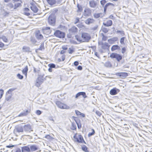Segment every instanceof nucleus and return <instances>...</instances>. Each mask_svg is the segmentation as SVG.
Masks as SVG:
<instances>
[{
    "instance_id": "nucleus-5",
    "label": "nucleus",
    "mask_w": 152,
    "mask_h": 152,
    "mask_svg": "<svg viewBox=\"0 0 152 152\" xmlns=\"http://www.w3.org/2000/svg\"><path fill=\"white\" fill-rule=\"evenodd\" d=\"M49 23L52 26H54L55 24L56 18L53 15H50L48 18Z\"/></svg>"
},
{
    "instance_id": "nucleus-46",
    "label": "nucleus",
    "mask_w": 152,
    "mask_h": 152,
    "mask_svg": "<svg viewBox=\"0 0 152 152\" xmlns=\"http://www.w3.org/2000/svg\"><path fill=\"white\" fill-rule=\"evenodd\" d=\"M116 33H120L122 36L125 35L124 32L123 31L117 30L116 31Z\"/></svg>"
},
{
    "instance_id": "nucleus-16",
    "label": "nucleus",
    "mask_w": 152,
    "mask_h": 152,
    "mask_svg": "<svg viewBox=\"0 0 152 152\" xmlns=\"http://www.w3.org/2000/svg\"><path fill=\"white\" fill-rule=\"evenodd\" d=\"M101 44L102 45V48L104 50H106L109 48L110 45L107 42L103 43L102 42H101Z\"/></svg>"
},
{
    "instance_id": "nucleus-12",
    "label": "nucleus",
    "mask_w": 152,
    "mask_h": 152,
    "mask_svg": "<svg viewBox=\"0 0 152 152\" xmlns=\"http://www.w3.org/2000/svg\"><path fill=\"white\" fill-rule=\"evenodd\" d=\"M35 36L36 38L38 40L41 39L43 38V35L40 34V31L39 30L36 32Z\"/></svg>"
},
{
    "instance_id": "nucleus-27",
    "label": "nucleus",
    "mask_w": 152,
    "mask_h": 152,
    "mask_svg": "<svg viewBox=\"0 0 152 152\" xmlns=\"http://www.w3.org/2000/svg\"><path fill=\"white\" fill-rule=\"evenodd\" d=\"M24 130L26 131H29L31 129V126L30 124L25 125L23 127Z\"/></svg>"
},
{
    "instance_id": "nucleus-13",
    "label": "nucleus",
    "mask_w": 152,
    "mask_h": 152,
    "mask_svg": "<svg viewBox=\"0 0 152 152\" xmlns=\"http://www.w3.org/2000/svg\"><path fill=\"white\" fill-rule=\"evenodd\" d=\"M22 152H30L29 145L21 147Z\"/></svg>"
},
{
    "instance_id": "nucleus-21",
    "label": "nucleus",
    "mask_w": 152,
    "mask_h": 152,
    "mask_svg": "<svg viewBox=\"0 0 152 152\" xmlns=\"http://www.w3.org/2000/svg\"><path fill=\"white\" fill-rule=\"evenodd\" d=\"M110 6L114 7L115 6V4L110 2H108L105 4L104 6V13H106L107 7Z\"/></svg>"
},
{
    "instance_id": "nucleus-42",
    "label": "nucleus",
    "mask_w": 152,
    "mask_h": 152,
    "mask_svg": "<svg viewBox=\"0 0 152 152\" xmlns=\"http://www.w3.org/2000/svg\"><path fill=\"white\" fill-rule=\"evenodd\" d=\"M77 7L78 8V10H77V12H81L82 11L83 9L82 6L79 5L78 4H77Z\"/></svg>"
},
{
    "instance_id": "nucleus-3",
    "label": "nucleus",
    "mask_w": 152,
    "mask_h": 152,
    "mask_svg": "<svg viewBox=\"0 0 152 152\" xmlns=\"http://www.w3.org/2000/svg\"><path fill=\"white\" fill-rule=\"evenodd\" d=\"M110 57L112 58H115L118 62H120L122 58V56L116 53H113L110 54Z\"/></svg>"
},
{
    "instance_id": "nucleus-63",
    "label": "nucleus",
    "mask_w": 152,
    "mask_h": 152,
    "mask_svg": "<svg viewBox=\"0 0 152 152\" xmlns=\"http://www.w3.org/2000/svg\"><path fill=\"white\" fill-rule=\"evenodd\" d=\"M82 67L80 65H79L77 67V69L78 70H81L82 69Z\"/></svg>"
},
{
    "instance_id": "nucleus-54",
    "label": "nucleus",
    "mask_w": 152,
    "mask_h": 152,
    "mask_svg": "<svg viewBox=\"0 0 152 152\" xmlns=\"http://www.w3.org/2000/svg\"><path fill=\"white\" fill-rule=\"evenodd\" d=\"M71 129L73 130H76V125L72 123Z\"/></svg>"
},
{
    "instance_id": "nucleus-48",
    "label": "nucleus",
    "mask_w": 152,
    "mask_h": 152,
    "mask_svg": "<svg viewBox=\"0 0 152 152\" xmlns=\"http://www.w3.org/2000/svg\"><path fill=\"white\" fill-rule=\"evenodd\" d=\"M74 48H69L68 50V53L69 54H72L74 52Z\"/></svg>"
},
{
    "instance_id": "nucleus-19",
    "label": "nucleus",
    "mask_w": 152,
    "mask_h": 152,
    "mask_svg": "<svg viewBox=\"0 0 152 152\" xmlns=\"http://www.w3.org/2000/svg\"><path fill=\"white\" fill-rule=\"evenodd\" d=\"M89 5L90 7L94 8L96 7L97 4L96 1L94 0H91L89 2Z\"/></svg>"
},
{
    "instance_id": "nucleus-62",
    "label": "nucleus",
    "mask_w": 152,
    "mask_h": 152,
    "mask_svg": "<svg viewBox=\"0 0 152 152\" xmlns=\"http://www.w3.org/2000/svg\"><path fill=\"white\" fill-rule=\"evenodd\" d=\"M45 137L48 139H50L51 138V137L48 134L46 135L45 136Z\"/></svg>"
},
{
    "instance_id": "nucleus-43",
    "label": "nucleus",
    "mask_w": 152,
    "mask_h": 152,
    "mask_svg": "<svg viewBox=\"0 0 152 152\" xmlns=\"http://www.w3.org/2000/svg\"><path fill=\"white\" fill-rule=\"evenodd\" d=\"M102 15L101 13H95L94 15V18H97L100 17L101 15Z\"/></svg>"
},
{
    "instance_id": "nucleus-30",
    "label": "nucleus",
    "mask_w": 152,
    "mask_h": 152,
    "mask_svg": "<svg viewBox=\"0 0 152 152\" xmlns=\"http://www.w3.org/2000/svg\"><path fill=\"white\" fill-rule=\"evenodd\" d=\"M82 136L80 134L78 135V138L77 139V142L78 143H82V141L83 140Z\"/></svg>"
},
{
    "instance_id": "nucleus-34",
    "label": "nucleus",
    "mask_w": 152,
    "mask_h": 152,
    "mask_svg": "<svg viewBox=\"0 0 152 152\" xmlns=\"http://www.w3.org/2000/svg\"><path fill=\"white\" fill-rule=\"evenodd\" d=\"M48 3L50 5L55 4L56 1V0H46Z\"/></svg>"
},
{
    "instance_id": "nucleus-49",
    "label": "nucleus",
    "mask_w": 152,
    "mask_h": 152,
    "mask_svg": "<svg viewBox=\"0 0 152 152\" xmlns=\"http://www.w3.org/2000/svg\"><path fill=\"white\" fill-rule=\"evenodd\" d=\"M4 94V91L2 89H0V99L2 97Z\"/></svg>"
},
{
    "instance_id": "nucleus-60",
    "label": "nucleus",
    "mask_w": 152,
    "mask_h": 152,
    "mask_svg": "<svg viewBox=\"0 0 152 152\" xmlns=\"http://www.w3.org/2000/svg\"><path fill=\"white\" fill-rule=\"evenodd\" d=\"M80 96V92H79L78 93H77L75 95V98H78V97Z\"/></svg>"
},
{
    "instance_id": "nucleus-22",
    "label": "nucleus",
    "mask_w": 152,
    "mask_h": 152,
    "mask_svg": "<svg viewBox=\"0 0 152 152\" xmlns=\"http://www.w3.org/2000/svg\"><path fill=\"white\" fill-rule=\"evenodd\" d=\"M95 21V20L93 18H88L86 20H85V22L87 25H90L91 24L93 23Z\"/></svg>"
},
{
    "instance_id": "nucleus-25",
    "label": "nucleus",
    "mask_w": 152,
    "mask_h": 152,
    "mask_svg": "<svg viewBox=\"0 0 152 152\" xmlns=\"http://www.w3.org/2000/svg\"><path fill=\"white\" fill-rule=\"evenodd\" d=\"M30 8L34 13L37 12L38 11V9L37 6L34 5H32V6H31Z\"/></svg>"
},
{
    "instance_id": "nucleus-45",
    "label": "nucleus",
    "mask_w": 152,
    "mask_h": 152,
    "mask_svg": "<svg viewBox=\"0 0 152 152\" xmlns=\"http://www.w3.org/2000/svg\"><path fill=\"white\" fill-rule=\"evenodd\" d=\"M126 38L125 37H123L121 38L120 40V42L122 45H124L125 43L124 42V39Z\"/></svg>"
},
{
    "instance_id": "nucleus-29",
    "label": "nucleus",
    "mask_w": 152,
    "mask_h": 152,
    "mask_svg": "<svg viewBox=\"0 0 152 152\" xmlns=\"http://www.w3.org/2000/svg\"><path fill=\"white\" fill-rule=\"evenodd\" d=\"M30 39V41L34 45H37V41L34 37H31Z\"/></svg>"
},
{
    "instance_id": "nucleus-32",
    "label": "nucleus",
    "mask_w": 152,
    "mask_h": 152,
    "mask_svg": "<svg viewBox=\"0 0 152 152\" xmlns=\"http://www.w3.org/2000/svg\"><path fill=\"white\" fill-rule=\"evenodd\" d=\"M12 94H8L7 93L5 96V100L7 101H9L10 99L12 98Z\"/></svg>"
},
{
    "instance_id": "nucleus-7",
    "label": "nucleus",
    "mask_w": 152,
    "mask_h": 152,
    "mask_svg": "<svg viewBox=\"0 0 152 152\" xmlns=\"http://www.w3.org/2000/svg\"><path fill=\"white\" fill-rule=\"evenodd\" d=\"M23 127L21 125L17 126L14 130V133L16 134L17 132H23Z\"/></svg>"
},
{
    "instance_id": "nucleus-57",
    "label": "nucleus",
    "mask_w": 152,
    "mask_h": 152,
    "mask_svg": "<svg viewBox=\"0 0 152 152\" xmlns=\"http://www.w3.org/2000/svg\"><path fill=\"white\" fill-rule=\"evenodd\" d=\"M75 113L76 114L77 116L80 115L81 114V113L78 110H75Z\"/></svg>"
},
{
    "instance_id": "nucleus-4",
    "label": "nucleus",
    "mask_w": 152,
    "mask_h": 152,
    "mask_svg": "<svg viewBox=\"0 0 152 152\" xmlns=\"http://www.w3.org/2000/svg\"><path fill=\"white\" fill-rule=\"evenodd\" d=\"M54 34L56 37L60 38H64L65 37V33L59 30H56L54 32Z\"/></svg>"
},
{
    "instance_id": "nucleus-17",
    "label": "nucleus",
    "mask_w": 152,
    "mask_h": 152,
    "mask_svg": "<svg viewBox=\"0 0 152 152\" xmlns=\"http://www.w3.org/2000/svg\"><path fill=\"white\" fill-rule=\"evenodd\" d=\"M78 30L77 28L75 26H73L69 29V31L70 33L74 34Z\"/></svg>"
},
{
    "instance_id": "nucleus-31",
    "label": "nucleus",
    "mask_w": 152,
    "mask_h": 152,
    "mask_svg": "<svg viewBox=\"0 0 152 152\" xmlns=\"http://www.w3.org/2000/svg\"><path fill=\"white\" fill-rule=\"evenodd\" d=\"M28 67L27 66H26L25 68L22 70V73L26 77L28 71Z\"/></svg>"
},
{
    "instance_id": "nucleus-47",
    "label": "nucleus",
    "mask_w": 152,
    "mask_h": 152,
    "mask_svg": "<svg viewBox=\"0 0 152 152\" xmlns=\"http://www.w3.org/2000/svg\"><path fill=\"white\" fill-rule=\"evenodd\" d=\"M33 69H34V73H39V72L40 71V69L39 68L38 69H37L35 67H33Z\"/></svg>"
},
{
    "instance_id": "nucleus-53",
    "label": "nucleus",
    "mask_w": 152,
    "mask_h": 152,
    "mask_svg": "<svg viewBox=\"0 0 152 152\" xmlns=\"http://www.w3.org/2000/svg\"><path fill=\"white\" fill-rule=\"evenodd\" d=\"M106 2V0H102L100 1V3L102 6H103Z\"/></svg>"
},
{
    "instance_id": "nucleus-10",
    "label": "nucleus",
    "mask_w": 152,
    "mask_h": 152,
    "mask_svg": "<svg viewBox=\"0 0 152 152\" xmlns=\"http://www.w3.org/2000/svg\"><path fill=\"white\" fill-rule=\"evenodd\" d=\"M120 90L116 88H114L111 89L110 92V94L112 95H114L117 94L118 92H120Z\"/></svg>"
},
{
    "instance_id": "nucleus-14",
    "label": "nucleus",
    "mask_w": 152,
    "mask_h": 152,
    "mask_svg": "<svg viewBox=\"0 0 152 152\" xmlns=\"http://www.w3.org/2000/svg\"><path fill=\"white\" fill-rule=\"evenodd\" d=\"M42 31L44 34H49L51 31L50 30V28L49 27H46L45 28L42 29Z\"/></svg>"
},
{
    "instance_id": "nucleus-9",
    "label": "nucleus",
    "mask_w": 152,
    "mask_h": 152,
    "mask_svg": "<svg viewBox=\"0 0 152 152\" xmlns=\"http://www.w3.org/2000/svg\"><path fill=\"white\" fill-rule=\"evenodd\" d=\"M72 118L76 123L78 129H80L81 128L82 126L80 122V120L77 117L72 116Z\"/></svg>"
},
{
    "instance_id": "nucleus-38",
    "label": "nucleus",
    "mask_w": 152,
    "mask_h": 152,
    "mask_svg": "<svg viewBox=\"0 0 152 152\" xmlns=\"http://www.w3.org/2000/svg\"><path fill=\"white\" fill-rule=\"evenodd\" d=\"M75 39L77 41L79 42L80 43L83 42L82 39H81L80 37L78 35H76L75 36Z\"/></svg>"
},
{
    "instance_id": "nucleus-2",
    "label": "nucleus",
    "mask_w": 152,
    "mask_h": 152,
    "mask_svg": "<svg viewBox=\"0 0 152 152\" xmlns=\"http://www.w3.org/2000/svg\"><path fill=\"white\" fill-rule=\"evenodd\" d=\"M83 42H88L91 39V37L89 34L87 33H83L81 34Z\"/></svg>"
},
{
    "instance_id": "nucleus-20",
    "label": "nucleus",
    "mask_w": 152,
    "mask_h": 152,
    "mask_svg": "<svg viewBox=\"0 0 152 152\" xmlns=\"http://www.w3.org/2000/svg\"><path fill=\"white\" fill-rule=\"evenodd\" d=\"M118 40V38L117 37H113L108 40V42L111 44H113L115 42Z\"/></svg>"
},
{
    "instance_id": "nucleus-44",
    "label": "nucleus",
    "mask_w": 152,
    "mask_h": 152,
    "mask_svg": "<svg viewBox=\"0 0 152 152\" xmlns=\"http://www.w3.org/2000/svg\"><path fill=\"white\" fill-rule=\"evenodd\" d=\"M80 96H82L84 98H86L87 96L86 95V93L84 92H80Z\"/></svg>"
},
{
    "instance_id": "nucleus-33",
    "label": "nucleus",
    "mask_w": 152,
    "mask_h": 152,
    "mask_svg": "<svg viewBox=\"0 0 152 152\" xmlns=\"http://www.w3.org/2000/svg\"><path fill=\"white\" fill-rule=\"evenodd\" d=\"M104 66L106 67L110 68L112 66V65L111 62L109 61H106L104 64Z\"/></svg>"
},
{
    "instance_id": "nucleus-23",
    "label": "nucleus",
    "mask_w": 152,
    "mask_h": 152,
    "mask_svg": "<svg viewBox=\"0 0 152 152\" xmlns=\"http://www.w3.org/2000/svg\"><path fill=\"white\" fill-rule=\"evenodd\" d=\"M103 24L105 26L109 27L112 25L113 22L111 20H109L106 23L104 22Z\"/></svg>"
},
{
    "instance_id": "nucleus-15",
    "label": "nucleus",
    "mask_w": 152,
    "mask_h": 152,
    "mask_svg": "<svg viewBox=\"0 0 152 152\" xmlns=\"http://www.w3.org/2000/svg\"><path fill=\"white\" fill-rule=\"evenodd\" d=\"M91 13V10L89 8L85 9L84 10V15L88 16L90 15Z\"/></svg>"
},
{
    "instance_id": "nucleus-61",
    "label": "nucleus",
    "mask_w": 152,
    "mask_h": 152,
    "mask_svg": "<svg viewBox=\"0 0 152 152\" xmlns=\"http://www.w3.org/2000/svg\"><path fill=\"white\" fill-rule=\"evenodd\" d=\"M107 39V37L106 36H104L103 37H102V39L103 41H105Z\"/></svg>"
},
{
    "instance_id": "nucleus-24",
    "label": "nucleus",
    "mask_w": 152,
    "mask_h": 152,
    "mask_svg": "<svg viewBox=\"0 0 152 152\" xmlns=\"http://www.w3.org/2000/svg\"><path fill=\"white\" fill-rule=\"evenodd\" d=\"M7 9L11 11L14 10V4L11 2L9 3L7 5Z\"/></svg>"
},
{
    "instance_id": "nucleus-1",
    "label": "nucleus",
    "mask_w": 152,
    "mask_h": 152,
    "mask_svg": "<svg viewBox=\"0 0 152 152\" xmlns=\"http://www.w3.org/2000/svg\"><path fill=\"white\" fill-rule=\"evenodd\" d=\"M45 75L43 73H40L38 75V77L36 79L35 83V86L37 87L40 86L46 80V77H44Z\"/></svg>"
},
{
    "instance_id": "nucleus-51",
    "label": "nucleus",
    "mask_w": 152,
    "mask_h": 152,
    "mask_svg": "<svg viewBox=\"0 0 152 152\" xmlns=\"http://www.w3.org/2000/svg\"><path fill=\"white\" fill-rule=\"evenodd\" d=\"M16 88H10V89L7 92V93H8V94H12L11 93V92L15 90Z\"/></svg>"
},
{
    "instance_id": "nucleus-11",
    "label": "nucleus",
    "mask_w": 152,
    "mask_h": 152,
    "mask_svg": "<svg viewBox=\"0 0 152 152\" xmlns=\"http://www.w3.org/2000/svg\"><path fill=\"white\" fill-rule=\"evenodd\" d=\"M31 112V110H24L23 111V112H22L20 113L18 115V117H21V116H26L28 113H30Z\"/></svg>"
},
{
    "instance_id": "nucleus-8",
    "label": "nucleus",
    "mask_w": 152,
    "mask_h": 152,
    "mask_svg": "<svg viewBox=\"0 0 152 152\" xmlns=\"http://www.w3.org/2000/svg\"><path fill=\"white\" fill-rule=\"evenodd\" d=\"M115 75L120 77L121 78L124 79L128 76V73L125 72H117Z\"/></svg>"
},
{
    "instance_id": "nucleus-50",
    "label": "nucleus",
    "mask_w": 152,
    "mask_h": 152,
    "mask_svg": "<svg viewBox=\"0 0 152 152\" xmlns=\"http://www.w3.org/2000/svg\"><path fill=\"white\" fill-rule=\"evenodd\" d=\"M48 66L49 67H50L52 68H55L56 67V65L53 63H51L48 64Z\"/></svg>"
},
{
    "instance_id": "nucleus-35",
    "label": "nucleus",
    "mask_w": 152,
    "mask_h": 152,
    "mask_svg": "<svg viewBox=\"0 0 152 152\" xmlns=\"http://www.w3.org/2000/svg\"><path fill=\"white\" fill-rule=\"evenodd\" d=\"M81 149L82 150L85 152H89L88 150V148L84 145H81Z\"/></svg>"
},
{
    "instance_id": "nucleus-52",
    "label": "nucleus",
    "mask_w": 152,
    "mask_h": 152,
    "mask_svg": "<svg viewBox=\"0 0 152 152\" xmlns=\"http://www.w3.org/2000/svg\"><path fill=\"white\" fill-rule=\"evenodd\" d=\"M17 76L19 79H21V80L23 78V76L21 75L20 73H18L17 75Z\"/></svg>"
},
{
    "instance_id": "nucleus-64",
    "label": "nucleus",
    "mask_w": 152,
    "mask_h": 152,
    "mask_svg": "<svg viewBox=\"0 0 152 152\" xmlns=\"http://www.w3.org/2000/svg\"><path fill=\"white\" fill-rule=\"evenodd\" d=\"M62 48L63 50H67L68 49V48L66 46H63L62 47Z\"/></svg>"
},
{
    "instance_id": "nucleus-36",
    "label": "nucleus",
    "mask_w": 152,
    "mask_h": 152,
    "mask_svg": "<svg viewBox=\"0 0 152 152\" xmlns=\"http://www.w3.org/2000/svg\"><path fill=\"white\" fill-rule=\"evenodd\" d=\"M1 39L2 40L5 42H8V40L6 36L2 35L0 37V39Z\"/></svg>"
},
{
    "instance_id": "nucleus-28",
    "label": "nucleus",
    "mask_w": 152,
    "mask_h": 152,
    "mask_svg": "<svg viewBox=\"0 0 152 152\" xmlns=\"http://www.w3.org/2000/svg\"><path fill=\"white\" fill-rule=\"evenodd\" d=\"M22 3L23 2L15 3L14 5V10L17 9L19 7H21Z\"/></svg>"
},
{
    "instance_id": "nucleus-40",
    "label": "nucleus",
    "mask_w": 152,
    "mask_h": 152,
    "mask_svg": "<svg viewBox=\"0 0 152 152\" xmlns=\"http://www.w3.org/2000/svg\"><path fill=\"white\" fill-rule=\"evenodd\" d=\"M101 30L103 32L106 33L108 31L109 29L106 28L102 27Z\"/></svg>"
},
{
    "instance_id": "nucleus-56",
    "label": "nucleus",
    "mask_w": 152,
    "mask_h": 152,
    "mask_svg": "<svg viewBox=\"0 0 152 152\" xmlns=\"http://www.w3.org/2000/svg\"><path fill=\"white\" fill-rule=\"evenodd\" d=\"M126 50V48L125 47H123L121 49V53L124 54L125 53Z\"/></svg>"
},
{
    "instance_id": "nucleus-55",
    "label": "nucleus",
    "mask_w": 152,
    "mask_h": 152,
    "mask_svg": "<svg viewBox=\"0 0 152 152\" xmlns=\"http://www.w3.org/2000/svg\"><path fill=\"white\" fill-rule=\"evenodd\" d=\"M42 113V111L39 110H37L36 112V114L38 115H40Z\"/></svg>"
},
{
    "instance_id": "nucleus-37",
    "label": "nucleus",
    "mask_w": 152,
    "mask_h": 152,
    "mask_svg": "<svg viewBox=\"0 0 152 152\" xmlns=\"http://www.w3.org/2000/svg\"><path fill=\"white\" fill-rule=\"evenodd\" d=\"M23 51L24 52H30V48L28 47L24 46L23 48Z\"/></svg>"
},
{
    "instance_id": "nucleus-58",
    "label": "nucleus",
    "mask_w": 152,
    "mask_h": 152,
    "mask_svg": "<svg viewBox=\"0 0 152 152\" xmlns=\"http://www.w3.org/2000/svg\"><path fill=\"white\" fill-rule=\"evenodd\" d=\"M95 113L96 114L98 115L99 116H100L102 115L100 112L98 110L96 111Z\"/></svg>"
},
{
    "instance_id": "nucleus-26",
    "label": "nucleus",
    "mask_w": 152,
    "mask_h": 152,
    "mask_svg": "<svg viewBox=\"0 0 152 152\" xmlns=\"http://www.w3.org/2000/svg\"><path fill=\"white\" fill-rule=\"evenodd\" d=\"M120 50L121 48L118 45H114L112 46L111 48V50L112 51H113L115 50Z\"/></svg>"
},
{
    "instance_id": "nucleus-59",
    "label": "nucleus",
    "mask_w": 152,
    "mask_h": 152,
    "mask_svg": "<svg viewBox=\"0 0 152 152\" xmlns=\"http://www.w3.org/2000/svg\"><path fill=\"white\" fill-rule=\"evenodd\" d=\"M80 22V19H79V18H76V19H75V21L74 23L76 24L77 23H79Z\"/></svg>"
},
{
    "instance_id": "nucleus-6",
    "label": "nucleus",
    "mask_w": 152,
    "mask_h": 152,
    "mask_svg": "<svg viewBox=\"0 0 152 152\" xmlns=\"http://www.w3.org/2000/svg\"><path fill=\"white\" fill-rule=\"evenodd\" d=\"M56 104L59 108L61 109H68L69 108V106L61 103L60 101H57L56 102Z\"/></svg>"
},
{
    "instance_id": "nucleus-39",
    "label": "nucleus",
    "mask_w": 152,
    "mask_h": 152,
    "mask_svg": "<svg viewBox=\"0 0 152 152\" xmlns=\"http://www.w3.org/2000/svg\"><path fill=\"white\" fill-rule=\"evenodd\" d=\"M44 42L42 43L40 45L39 48H38V49L40 50H44L45 49V47L44 45Z\"/></svg>"
},
{
    "instance_id": "nucleus-18",
    "label": "nucleus",
    "mask_w": 152,
    "mask_h": 152,
    "mask_svg": "<svg viewBox=\"0 0 152 152\" xmlns=\"http://www.w3.org/2000/svg\"><path fill=\"white\" fill-rule=\"evenodd\" d=\"M30 151H34L38 149V147L35 145H29Z\"/></svg>"
},
{
    "instance_id": "nucleus-41",
    "label": "nucleus",
    "mask_w": 152,
    "mask_h": 152,
    "mask_svg": "<svg viewBox=\"0 0 152 152\" xmlns=\"http://www.w3.org/2000/svg\"><path fill=\"white\" fill-rule=\"evenodd\" d=\"M91 130L92 131V132H89L88 134V137H89L94 135L95 134V131L94 130L92 129H91Z\"/></svg>"
}]
</instances>
